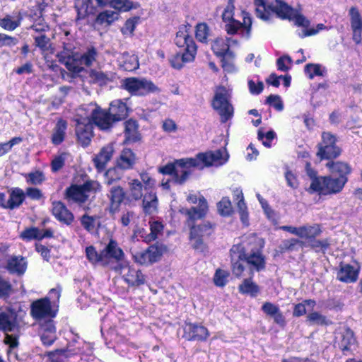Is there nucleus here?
<instances>
[{
	"mask_svg": "<svg viewBox=\"0 0 362 362\" xmlns=\"http://www.w3.org/2000/svg\"><path fill=\"white\" fill-rule=\"evenodd\" d=\"M255 12L257 18L268 21L275 13L283 19L293 21L294 24L303 29L298 33L301 37L315 35L320 31L328 30L322 23L310 27V21L298 9H294L279 0H254Z\"/></svg>",
	"mask_w": 362,
	"mask_h": 362,
	"instance_id": "obj_1",
	"label": "nucleus"
},
{
	"mask_svg": "<svg viewBox=\"0 0 362 362\" xmlns=\"http://www.w3.org/2000/svg\"><path fill=\"white\" fill-rule=\"evenodd\" d=\"M76 133L78 142L83 146L90 144L93 136V124L100 129L110 128V120L103 110L95 103L82 105L76 112Z\"/></svg>",
	"mask_w": 362,
	"mask_h": 362,
	"instance_id": "obj_2",
	"label": "nucleus"
},
{
	"mask_svg": "<svg viewBox=\"0 0 362 362\" xmlns=\"http://www.w3.org/2000/svg\"><path fill=\"white\" fill-rule=\"evenodd\" d=\"M247 249L244 243L236 244L230 249L233 262V273L237 277L245 275H253V272L259 271L264 267V259L259 252L247 254Z\"/></svg>",
	"mask_w": 362,
	"mask_h": 362,
	"instance_id": "obj_3",
	"label": "nucleus"
},
{
	"mask_svg": "<svg viewBox=\"0 0 362 362\" xmlns=\"http://www.w3.org/2000/svg\"><path fill=\"white\" fill-rule=\"evenodd\" d=\"M225 30L229 35L239 34L241 37L249 40L252 35V21L249 13L236 9L231 0L221 13Z\"/></svg>",
	"mask_w": 362,
	"mask_h": 362,
	"instance_id": "obj_4",
	"label": "nucleus"
},
{
	"mask_svg": "<svg viewBox=\"0 0 362 362\" xmlns=\"http://www.w3.org/2000/svg\"><path fill=\"white\" fill-rule=\"evenodd\" d=\"M175 43L182 50L173 56L170 59V62L174 69H180L183 66L184 64L189 63L194 60L197 48L193 38L189 35L186 28H180L177 32Z\"/></svg>",
	"mask_w": 362,
	"mask_h": 362,
	"instance_id": "obj_5",
	"label": "nucleus"
},
{
	"mask_svg": "<svg viewBox=\"0 0 362 362\" xmlns=\"http://www.w3.org/2000/svg\"><path fill=\"white\" fill-rule=\"evenodd\" d=\"M306 170L312 179L309 191L316 192L324 195L340 192L348 180L346 177L337 178H333L331 176L316 177L317 173L310 168V164L306 165Z\"/></svg>",
	"mask_w": 362,
	"mask_h": 362,
	"instance_id": "obj_6",
	"label": "nucleus"
},
{
	"mask_svg": "<svg viewBox=\"0 0 362 362\" xmlns=\"http://www.w3.org/2000/svg\"><path fill=\"white\" fill-rule=\"evenodd\" d=\"M194 168H199L196 157L175 160L160 167L158 171L163 175H171L172 182L182 185L187 180Z\"/></svg>",
	"mask_w": 362,
	"mask_h": 362,
	"instance_id": "obj_7",
	"label": "nucleus"
},
{
	"mask_svg": "<svg viewBox=\"0 0 362 362\" xmlns=\"http://www.w3.org/2000/svg\"><path fill=\"white\" fill-rule=\"evenodd\" d=\"M0 330L6 333L4 343L8 346L10 349L18 346V341L16 335L8 334V332L16 334L19 332V326L15 312L10 309L3 310L0 308Z\"/></svg>",
	"mask_w": 362,
	"mask_h": 362,
	"instance_id": "obj_8",
	"label": "nucleus"
},
{
	"mask_svg": "<svg viewBox=\"0 0 362 362\" xmlns=\"http://www.w3.org/2000/svg\"><path fill=\"white\" fill-rule=\"evenodd\" d=\"M231 89L224 86H218L215 91L212 106L218 112L222 122H226L233 115V107L229 100Z\"/></svg>",
	"mask_w": 362,
	"mask_h": 362,
	"instance_id": "obj_9",
	"label": "nucleus"
},
{
	"mask_svg": "<svg viewBox=\"0 0 362 362\" xmlns=\"http://www.w3.org/2000/svg\"><path fill=\"white\" fill-rule=\"evenodd\" d=\"M121 87L134 95H146L158 91V87L145 78L130 77L123 79Z\"/></svg>",
	"mask_w": 362,
	"mask_h": 362,
	"instance_id": "obj_10",
	"label": "nucleus"
},
{
	"mask_svg": "<svg viewBox=\"0 0 362 362\" xmlns=\"http://www.w3.org/2000/svg\"><path fill=\"white\" fill-rule=\"evenodd\" d=\"M168 252V247L160 243H156L146 250H132L134 261L141 265H148L160 259L161 257Z\"/></svg>",
	"mask_w": 362,
	"mask_h": 362,
	"instance_id": "obj_11",
	"label": "nucleus"
},
{
	"mask_svg": "<svg viewBox=\"0 0 362 362\" xmlns=\"http://www.w3.org/2000/svg\"><path fill=\"white\" fill-rule=\"evenodd\" d=\"M100 190V185L97 181L89 180L83 185L73 184L66 190L68 199L78 203L85 202L88 197Z\"/></svg>",
	"mask_w": 362,
	"mask_h": 362,
	"instance_id": "obj_12",
	"label": "nucleus"
},
{
	"mask_svg": "<svg viewBox=\"0 0 362 362\" xmlns=\"http://www.w3.org/2000/svg\"><path fill=\"white\" fill-rule=\"evenodd\" d=\"M187 201L191 204L198 203L197 207H192L191 209L182 208L180 211L188 216V224L190 225V222L200 219L206 216L208 211V204L206 199L199 192L198 193H189L187 197Z\"/></svg>",
	"mask_w": 362,
	"mask_h": 362,
	"instance_id": "obj_13",
	"label": "nucleus"
},
{
	"mask_svg": "<svg viewBox=\"0 0 362 362\" xmlns=\"http://www.w3.org/2000/svg\"><path fill=\"white\" fill-rule=\"evenodd\" d=\"M96 52L94 49H88L83 54L75 53L69 57L65 62L66 68L74 73H80L83 66H89L95 61Z\"/></svg>",
	"mask_w": 362,
	"mask_h": 362,
	"instance_id": "obj_14",
	"label": "nucleus"
},
{
	"mask_svg": "<svg viewBox=\"0 0 362 362\" xmlns=\"http://www.w3.org/2000/svg\"><path fill=\"white\" fill-rule=\"evenodd\" d=\"M228 158L229 155L225 148L214 151L201 153L196 156L199 169L204 167L222 165L228 161Z\"/></svg>",
	"mask_w": 362,
	"mask_h": 362,
	"instance_id": "obj_15",
	"label": "nucleus"
},
{
	"mask_svg": "<svg viewBox=\"0 0 362 362\" xmlns=\"http://www.w3.org/2000/svg\"><path fill=\"white\" fill-rule=\"evenodd\" d=\"M336 137L329 132H323L322 141L318 144L317 156L321 159H331L339 156L340 148L336 145Z\"/></svg>",
	"mask_w": 362,
	"mask_h": 362,
	"instance_id": "obj_16",
	"label": "nucleus"
},
{
	"mask_svg": "<svg viewBox=\"0 0 362 362\" xmlns=\"http://www.w3.org/2000/svg\"><path fill=\"white\" fill-rule=\"evenodd\" d=\"M214 231L213 225L209 221L192 226L190 228V243L192 247L202 251L204 249L203 238L209 236Z\"/></svg>",
	"mask_w": 362,
	"mask_h": 362,
	"instance_id": "obj_17",
	"label": "nucleus"
},
{
	"mask_svg": "<svg viewBox=\"0 0 362 362\" xmlns=\"http://www.w3.org/2000/svg\"><path fill=\"white\" fill-rule=\"evenodd\" d=\"M57 311L47 298L37 300L31 305V315L36 320L54 317Z\"/></svg>",
	"mask_w": 362,
	"mask_h": 362,
	"instance_id": "obj_18",
	"label": "nucleus"
},
{
	"mask_svg": "<svg viewBox=\"0 0 362 362\" xmlns=\"http://www.w3.org/2000/svg\"><path fill=\"white\" fill-rule=\"evenodd\" d=\"M136 161L135 153L130 148H124L122 151L118 158L116 159L115 167L109 169L105 175L107 177L112 178L113 174L117 168L122 170H129L134 167Z\"/></svg>",
	"mask_w": 362,
	"mask_h": 362,
	"instance_id": "obj_19",
	"label": "nucleus"
},
{
	"mask_svg": "<svg viewBox=\"0 0 362 362\" xmlns=\"http://www.w3.org/2000/svg\"><path fill=\"white\" fill-rule=\"evenodd\" d=\"M352 39L356 44L362 41V15L356 6H351L348 11Z\"/></svg>",
	"mask_w": 362,
	"mask_h": 362,
	"instance_id": "obj_20",
	"label": "nucleus"
},
{
	"mask_svg": "<svg viewBox=\"0 0 362 362\" xmlns=\"http://www.w3.org/2000/svg\"><path fill=\"white\" fill-rule=\"evenodd\" d=\"M119 271L124 280L129 286H139L145 282L144 275L139 270L135 269L129 264L122 266Z\"/></svg>",
	"mask_w": 362,
	"mask_h": 362,
	"instance_id": "obj_21",
	"label": "nucleus"
},
{
	"mask_svg": "<svg viewBox=\"0 0 362 362\" xmlns=\"http://www.w3.org/2000/svg\"><path fill=\"white\" fill-rule=\"evenodd\" d=\"M209 336L208 329L200 325L186 323L184 327V337L188 340L204 341Z\"/></svg>",
	"mask_w": 362,
	"mask_h": 362,
	"instance_id": "obj_22",
	"label": "nucleus"
},
{
	"mask_svg": "<svg viewBox=\"0 0 362 362\" xmlns=\"http://www.w3.org/2000/svg\"><path fill=\"white\" fill-rule=\"evenodd\" d=\"M103 111L110 118L111 127L113 122L121 120L127 116L128 108L121 100H115L110 103L108 113Z\"/></svg>",
	"mask_w": 362,
	"mask_h": 362,
	"instance_id": "obj_23",
	"label": "nucleus"
},
{
	"mask_svg": "<svg viewBox=\"0 0 362 362\" xmlns=\"http://www.w3.org/2000/svg\"><path fill=\"white\" fill-rule=\"evenodd\" d=\"M115 152L114 144L110 143L103 146L100 152L95 155L93 160L98 170H103L106 165L111 160Z\"/></svg>",
	"mask_w": 362,
	"mask_h": 362,
	"instance_id": "obj_24",
	"label": "nucleus"
},
{
	"mask_svg": "<svg viewBox=\"0 0 362 362\" xmlns=\"http://www.w3.org/2000/svg\"><path fill=\"white\" fill-rule=\"evenodd\" d=\"M238 45V41L231 37H218L211 45V49L218 57H223L228 53H233L229 48Z\"/></svg>",
	"mask_w": 362,
	"mask_h": 362,
	"instance_id": "obj_25",
	"label": "nucleus"
},
{
	"mask_svg": "<svg viewBox=\"0 0 362 362\" xmlns=\"http://www.w3.org/2000/svg\"><path fill=\"white\" fill-rule=\"evenodd\" d=\"M52 232L49 229L40 230L36 227L25 229L20 234V238L25 241L41 240L44 238L51 237Z\"/></svg>",
	"mask_w": 362,
	"mask_h": 362,
	"instance_id": "obj_26",
	"label": "nucleus"
},
{
	"mask_svg": "<svg viewBox=\"0 0 362 362\" xmlns=\"http://www.w3.org/2000/svg\"><path fill=\"white\" fill-rule=\"evenodd\" d=\"M143 185L140 180L129 178L127 189V198L129 201H137L143 197Z\"/></svg>",
	"mask_w": 362,
	"mask_h": 362,
	"instance_id": "obj_27",
	"label": "nucleus"
},
{
	"mask_svg": "<svg viewBox=\"0 0 362 362\" xmlns=\"http://www.w3.org/2000/svg\"><path fill=\"white\" fill-rule=\"evenodd\" d=\"M358 269L349 264H341L337 272V279L342 282H355L358 276Z\"/></svg>",
	"mask_w": 362,
	"mask_h": 362,
	"instance_id": "obj_28",
	"label": "nucleus"
},
{
	"mask_svg": "<svg viewBox=\"0 0 362 362\" xmlns=\"http://www.w3.org/2000/svg\"><path fill=\"white\" fill-rule=\"evenodd\" d=\"M52 214L57 219L66 224L71 223L74 219L73 214L60 202H53Z\"/></svg>",
	"mask_w": 362,
	"mask_h": 362,
	"instance_id": "obj_29",
	"label": "nucleus"
},
{
	"mask_svg": "<svg viewBox=\"0 0 362 362\" xmlns=\"http://www.w3.org/2000/svg\"><path fill=\"white\" fill-rule=\"evenodd\" d=\"M142 206L144 211L147 214H153L157 212L158 199L156 192L152 191L144 196Z\"/></svg>",
	"mask_w": 362,
	"mask_h": 362,
	"instance_id": "obj_30",
	"label": "nucleus"
},
{
	"mask_svg": "<svg viewBox=\"0 0 362 362\" xmlns=\"http://www.w3.org/2000/svg\"><path fill=\"white\" fill-rule=\"evenodd\" d=\"M119 65L126 71H134L139 67V59L136 54L123 53L118 59Z\"/></svg>",
	"mask_w": 362,
	"mask_h": 362,
	"instance_id": "obj_31",
	"label": "nucleus"
},
{
	"mask_svg": "<svg viewBox=\"0 0 362 362\" xmlns=\"http://www.w3.org/2000/svg\"><path fill=\"white\" fill-rule=\"evenodd\" d=\"M67 128V123L63 119H59L52 130L51 140L53 144L59 145L64 139L66 136V131Z\"/></svg>",
	"mask_w": 362,
	"mask_h": 362,
	"instance_id": "obj_32",
	"label": "nucleus"
},
{
	"mask_svg": "<svg viewBox=\"0 0 362 362\" xmlns=\"http://www.w3.org/2000/svg\"><path fill=\"white\" fill-rule=\"evenodd\" d=\"M119 12H128L132 9H136L139 5L130 0H109L107 5Z\"/></svg>",
	"mask_w": 362,
	"mask_h": 362,
	"instance_id": "obj_33",
	"label": "nucleus"
},
{
	"mask_svg": "<svg viewBox=\"0 0 362 362\" xmlns=\"http://www.w3.org/2000/svg\"><path fill=\"white\" fill-rule=\"evenodd\" d=\"M326 166L329 170L331 173L339 175V177H347V175L351 172V168L350 165L348 163L344 162H328Z\"/></svg>",
	"mask_w": 362,
	"mask_h": 362,
	"instance_id": "obj_34",
	"label": "nucleus"
},
{
	"mask_svg": "<svg viewBox=\"0 0 362 362\" xmlns=\"http://www.w3.org/2000/svg\"><path fill=\"white\" fill-rule=\"evenodd\" d=\"M239 292L242 294L256 297L259 293V286L252 280V278L245 279L238 286Z\"/></svg>",
	"mask_w": 362,
	"mask_h": 362,
	"instance_id": "obj_35",
	"label": "nucleus"
},
{
	"mask_svg": "<svg viewBox=\"0 0 362 362\" xmlns=\"http://www.w3.org/2000/svg\"><path fill=\"white\" fill-rule=\"evenodd\" d=\"M124 197V192L121 187H113L110 191L111 210L115 211L118 209Z\"/></svg>",
	"mask_w": 362,
	"mask_h": 362,
	"instance_id": "obj_36",
	"label": "nucleus"
},
{
	"mask_svg": "<svg viewBox=\"0 0 362 362\" xmlns=\"http://www.w3.org/2000/svg\"><path fill=\"white\" fill-rule=\"evenodd\" d=\"M41 340L45 345H51L56 339V329L52 322H47L42 328Z\"/></svg>",
	"mask_w": 362,
	"mask_h": 362,
	"instance_id": "obj_37",
	"label": "nucleus"
},
{
	"mask_svg": "<svg viewBox=\"0 0 362 362\" xmlns=\"http://www.w3.org/2000/svg\"><path fill=\"white\" fill-rule=\"evenodd\" d=\"M27 264L24 258L19 257H11L8 262V269L12 273L23 274Z\"/></svg>",
	"mask_w": 362,
	"mask_h": 362,
	"instance_id": "obj_38",
	"label": "nucleus"
},
{
	"mask_svg": "<svg viewBox=\"0 0 362 362\" xmlns=\"http://www.w3.org/2000/svg\"><path fill=\"white\" fill-rule=\"evenodd\" d=\"M125 136L127 141H136L140 139L138 124L136 121L129 119L125 122Z\"/></svg>",
	"mask_w": 362,
	"mask_h": 362,
	"instance_id": "obj_39",
	"label": "nucleus"
},
{
	"mask_svg": "<svg viewBox=\"0 0 362 362\" xmlns=\"http://www.w3.org/2000/svg\"><path fill=\"white\" fill-rule=\"evenodd\" d=\"M78 350L71 349L69 347L64 349H59L49 354V358L51 362H64L65 359L73 354H78Z\"/></svg>",
	"mask_w": 362,
	"mask_h": 362,
	"instance_id": "obj_40",
	"label": "nucleus"
},
{
	"mask_svg": "<svg viewBox=\"0 0 362 362\" xmlns=\"http://www.w3.org/2000/svg\"><path fill=\"white\" fill-rule=\"evenodd\" d=\"M316 302L313 300H305L302 303L295 305L293 315L295 317H300L305 315L308 311L314 309Z\"/></svg>",
	"mask_w": 362,
	"mask_h": 362,
	"instance_id": "obj_41",
	"label": "nucleus"
},
{
	"mask_svg": "<svg viewBox=\"0 0 362 362\" xmlns=\"http://www.w3.org/2000/svg\"><path fill=\"white\" fill-rule=\"evenodd\" d=\"M105 257H112L116 259H121L124 255L123 251L117 245V243L111 240L106 248L103 250Z\"/></svg>",
	"mask_w": 362,
	"mask_h": 362,
	"instance_id": "obj_42",
	"label": "nucleus"
},
{
	"mask_svg": "<svg viewBox=\"0 0 362 362\" xmlns=\"http://www.w3.org/2000/svg\"><path fill=\"white\" fill-rule=\"evenodd\" d=\"M112 74H105L100 71L91 70L90 73V78L93 82L98 83L100 86L107 84L114 78Z\"/></svg>",
	"mask_w": 362,
	"mask_h": 362,
	"instance_id": "obj_43",
	"label": "nucleus"
},
{
	"mask_svg": "<svg viewBox=\"0 0 362 362\" xmlns=\"http://www.w3.org/2000/svg\"><path fill=\"white\" fill-rule=\"evenodd\" d=\"M150 229L151 233H149V235H141L142 240L146 243H148L158 238V235L163 230V226L160 222L152 221L150 223Z\"/></svg>",
	"mask_w": 362,
	"mask_h": 362,
	"instance_id": "obj_44",
	"label": "nucleus"
},
{
	"mask_svg": "<svg viewBox=\"0 0 362 362\" xmlns=\"http://www.w3.org/2000/svg\"><path fill=\"white\" fill-rule=\"evenodd\" d=\"M234 60L235 54L233 52L228 53V54L222 57V68L225 72L232 74L238 71V68L235 64Z\"/></svg>",
	"mask_w": 362,
	"mask_h": 362,
	"instance_id": "obj_45",
	"label": "nucleus"
},
{
	"mask_svg": "<svg viewBox=\"0 0 362 362\" xmlns=\"http://www.w3.org/2000/svg\"><path fill=\"white\" fill-rule=\"evenodd\" d=\"M24 193L23 190L20 189H15L9 194L8 197V206L9 209H13L20 206L24 199Z\"/></svg>",
	"mask_w": 362,
	"mask_h": 362,
	"instance_id": "obj_46",
	"label": "nucleus"
},
{
	"mask_svg": "<svg viewBox=\"0 0 362 362\" xmlns=\"http://www.w3.org/2000/svg\"><path fill=\"white\" fill-rule=\"evenodd\" d=\"M321 233V228L318 224L302 226L303 239H312Z\"/></svg>",
	"mask_w": 362,
	"mask_h": 362,
	"instance_id": "obj_47",
	"label": "nucleus"
},
{
	"mask_svg": "<svg viewBox=\"0 0 362 362\" xmlns=\"http://www.w3.org/2000/svg\"><path fill=\"white\" fill-rule=\"evenodd\" d=\"M86 255L87 259L92 263L96 264L98 262L106 263L105 257L103 251L98 254L93 246H88L86 249Z\"/></svg>",
	"mask_w": 362,
	"mask_h": 362,
	"instance_id": "obj_48",
	"label": "nucleus"
},
{
	"mask_svg": "<svg viewBox=\"0 0 362 362\" xmlns=\"http://www.w3.org/2000/svg\"><path fill=\"white\" fill-rule=\"evenodd\" d=\"M81 224L89 232L93 233L100 225L98 217L84 215L81 218Z\"/></svg>",
	"mask_w": 362,
	"mask_h": 362,
	"instance_id": "obj_49",
	"label": "nucleus"
},
{
	"mask_svg": "<svg viewBox=\"0 0 362 362\" xmlns=\"http://www.w3.org/2000/svg\"><path fill=\"white\" fill-rule=\"evenodd\" d=\"M210 35V29L206 23H201L195 28V37L201 42H206Z\"/></svg>",
	"mask_w": 362,
	"mask_h": 362,
	"instance_id": "obj_50",
	"label": "nucleus"
},
{
	"mask_svg": "<svg viewBox=\"0 0 362 362\" xmlns=\"http://www.w3.org/2000/svg\"><path fill=\"white\" fill-rule=\"evenodd\" d=\"M218 213L223 216H230L233 212L231 202L228 197H223L217 204Z\"/></svg>",
	"mask_w": 362,
	"mask_h": 362,
	"instance_id": "obj_51",
	"label": "nucleus"
},
{
	"mask_svg": "<svg viewBox=\"0 0 362 362\" xmlns=\"http://www.w3.org/2000/svg\"><path fill=\"white\" fill-rule=\"evenodd\" d=\"M305 72L308 78L312 79L315 76H322L325 72V69L320 64H309L305 66Z\"/></svg>",
	"mask_w": 362,
	"mask_h": 362,
	"instance_id": "obj_52",
	"label": "nucleus"
},
{
	"mask_svg": "<svg viewBox=\"0 0 362 362\" xmlns=\"http://www.w3.org/2000/svg\"><path fill=\"white\" fill-rule=\"evenodd\" d=\"M140 18L133 17L126 21L121 32L124 35L132 36L134 34L136 25L139 23Z\"/></svg>",
	"mask_w": 362,
	"mask_h": 362,
	"instance_id": "obj_53",
	"label": "nucleus"
},
{
	"mask_svg": "<svg viewBox=\"0 0 362 362\" xmlns=\"http://www.w3.org/2000/svg\"><path fill=\"white\" fill-rule=\"evenodd\" d=\"M68 153L62 152L56 155L51 163L52 170L57 172L64 165L65 161L69 158Z\"/></svg>",
	"mask_w": 362,
	"mask_h": 362,
	"instance_id": "obj_54",
	"label": "nucleus"
},
{
	"mask_svg": "<svg viewBox=\"0 0 362 362\" xmlns=\"http://www.w3.org/2000/svg\"><path fill=\"white\" fill-rule=\"evenodd\" d=\"M119 13L112 11H105L101 12L97 18V20L100 23H107L110 24L118 19Z\"/></svg>",
	"mask_w": 362,
	"mask_h": 362,
	"instance_id": "obj_55",
	"label": "nucleus"
},
{
	"mask_svg": "<svg viewBox=\"0 0 362 362\" xmlns=\"http://www.w3.org/2000/svg\"><path fill=\"white\" fill-rule=\"evenodd\" d=\"M257 197L262 205V209L267 218L274 224H276L278 222V216L275 214V212L269 207L267 202L260 196V194H257Z\"/></svg>",
	"mask_w": 362,
	"mask_h": 362,
	"instance_id": "obj_56",
	"label": "nucleus"
},
{
	"mask_svg": "<svg viewBox=\"0 0 362 362\" xmlns=\"http://www.w3.org/2000/svg\"><path fill=\"white\" fill-rule=\"evenodd\" d=\"M228 276L229 273L227 271L217 269L214 276V282L216 286L223 287L226 284Z\"/></svg>",
	"mask_w": 362,
	"mask_h": 362,
	"instance_id": "obj_57",
	"label": "nucleus"
},
{
	"mask_svg": "<svg viewBox=\"0 0 362 362\" xmlns=\"http://www.w3.org/2000/svg\"><path fill=\"white\" fill-rule=\"evenodd\" d=\"M22 141L21 137H13L10 141L0 144V157L9 152L11 148Z\"/></svg>",
	"mask_w": 362,
	"mask_h": 362,
	"instance_id": "obj_58",
	"label": "nucleus"
},
{
	"mask_svg": "<svg viewBox=\"0 0 362 362\" xmlns=\"http://www.w3.org/2000/svg\"><path fill=\"white\" fill-rule=\"evenodd\" d=\"M307 320L313 325H323L327 324L326 317L318 312H310L307 315Z\"/></svg>",
	"mask_w": 362,
	"mask_h": 362,
	"instance_id": "obj_59",
	"label": "nucleus"
},
{
	"mask_svg": "<svg viewBox=\"0 0 362 362\" xmlns=\"http://www.w3.org/2000/svg\"><path fill=\"white\" fill-rule=\"evenodd\" d=\"M275 136L276 134L274 131H269L266 134H264L262 130L258 132V139L262 141L264 146L268 148L271 146V142Z\"/></svg>",
	"mask_w": 362,
	"mask_h": 362,
	"instance_id": "obj_60",
	"label": "nucleus"
},
{
	"mask_svg": "<svg viewBox=\"0 0 362 362\" xmlns=\"http://www.w3.org/2000/svg\"><path fill=\"white\" fill-rule=\"evenodd\" d=\"M267 102L270 106H272L278 111L284 110V103L279 95H271L267 98Z\"/></svg>",
	"mask_w": 362,
	"mask_h": 362,
	"instance_id": "obj_61",
	"label": "nucleus"
},
{
	"mask_svg": "<svg viewBox=\"0 0 362 362\" xmlns=\"http://www.w3.org/2000/svg\"><path fill=\"white\" fill-rule=\"evenodd\" d=\"M27 182L32 185H39L42 183L44 180L45 177L42 173L40 171H35L33 173H30L26 175Z\"/></svg>",
	"mask_w": 362,
	"mask_h": 362,
	"instance_id": "obj_62",
	"label": "nucleus"
},
{
	"mask_svg": "<svg viewBox=\"0 0 362 362\" xmlns=\"http://www.w3.org/2000/svg\"><path fill=\"white\" fill-rule=\"evenodd\" d=\"M291 59L288 56H283L276 62L277 68L279 71H286L291 66Z\"/></svg>",
	"mask_w": 362,
	"mask_h": 362,
	"instance_id": "obj_63",
	"label": "nucleus"
},
{
	"mask_svg": "<svg viewBox=\"0 0 362 362\" xmlns=\"http://www.w3.org/2000/svg\"><path fill=\"white\" fill-rule=\"evenodd\" d=\"M248 86L250 89V92L252 94H259L264 88L263 83L261 81L255 82L253 80L248 81Z\"/></svg>",
	"mask_w": 362,
	"mask_h": 362,
	"instance_id": "obj_64",
	"label": "nucleus"
}]
</instances>
